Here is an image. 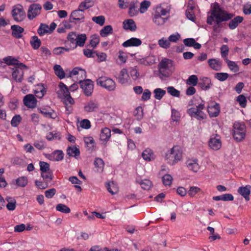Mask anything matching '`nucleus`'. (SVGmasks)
<instances>
[{
  "label": "nucleus",
  "instance_id": "1",
  "mask_svg": "<svg viewBox=\"0 0 251 251\" xmlns=\"http://www.w3.org/2000/svg\"><path fill=\"white\" fill-rule=\"evenodd\" d=\"M234 16V14L225 10L218 2H215L211 4L206 23L209 25H212L214 23L213 29L216 31L218 28L222 27L223 23L230 20L228 26L230 29L233 30L244 20V18L242 16H237L232 19Z\"/></svg>",
  "mask_w": 251,
  "mask_h": 251
},
{
  "label": "nucleus",
  "instance_id": "2",
  "mask_svg": "<svg viewBox=\"0 0 251 251\" xmlns=\"http://www.w3.org/2000/svg\"><path fill=\"white\" fill-rule=\"evenodd\" d=\"M173 61L168 58H163L158 64L159 74L165 77H169L172 73Z\"/></svg>",
  "mask_w": 251,
  "mask_h": 251
},
{
  "label": "nucleus",
  "instance_id": "3",
  "mask_svg": "<svg viewBox=\"0 0 251 251\" xmlns=\"http://www.w3.org/2000/svg\"><path fill=\"white\" fill-rule=\"evenodd\" d=\"M164 157L167 163L173 165L181 159L182 152L176 147H173L165 153Z\"/></svg>",
  "mask_w": 251,
  "mask_h": 251
},
{
  "label": "nucleus",
  "instance_id": "4",
  "mask_svg": "<svg viewBox=\"0 0 251 251\" xmlns=\"http://www.w3.org/2000/svg\"><path fill=\"white\" fill-rule=\"evenodd\" d=\"M233 137L237 142L242 141L246 136V126L244 124L235 122L233 126Z\"/></svg>",
  "mask_w": 251,
  "mask_h": 251
},
{
  "label": "nucleus",
  "instance_id": "5",
  "mask_svg": "<svg viewBox=\"0 0 251 251\" xmlns=\"http://www.w3.org/2000/svg\"><path fill=\"white\" fill-rule=\"evenodd\" d=\"M97 84L108 91H113L116 89V85L112 79L106 77L101 76L97 79Z\"/></svg>",
  "mask_w": 251,
  "mask_h": 251
},
{
  "label": "nucleus",
  "instance_id": "6",
  "mask_svg": "<svg viewBox=\"0 0 251 251\" xmlns=\"http://www.w3.org/2000/svg\"><path fill=\"white\" fill-rule=\"evenodd\" d=\"M12 16L15 21H23L25 17V12L23 6L20 4L14 6L12 11Z\"/></svg>",
  "mask_w": 251,
  "mask_h": 251
},
{
  "label": "nucleus",
  "instance_id": "7",
  "mask_svg": "<svg viewBox=\"0 0 251 251\" xmlns=\"http://www.w3.org/2000/svg\"><path fill=\"white\" fill-rule=\"evenodd\" d=\"M79 83L86 96L89 97L92 95L94 90V84L91 79L80 80Z\"/></svg>",
  "mask_w": 251,
  "mask_h": 251
},
{
  "label": "nucleus",
  "instance_id": "8",
  "mask_svg": "<svg viewBox=\"0 0 251 251\" xmlns=\"http://www.w3.org/2000/svg\"><path fill=\"white\" fill-rule=\"evenodd\" d=\"M56 25L54 22L51 23L50 26L46 24L41 23L37 30V32L40 36H43L45 34H50L55 29Z\"/></svg>",
  "mask_w": 251,
  "mask_h": 251
},
{
  "label": "nucleus",
  "instance_id": "9",
  "mask_svg": "<svg viewBox=\"0 0 251 251\" xmlns=\"http://www.w3.org/2000/svg\"><path fill=\"white\" fill-rule=\"evenodd\" d=\"M83 10H81L78 7V9L72 12L70 15L69 21L71 23H74L75 21L77 22H83L85 18Z\"/></svg>",
  "mask_w": 251,
  "mask_h": 251
},
{
  "label": "nucleus",
  "instance_id": "10",
  "mask_svg": "<svg viewBox=\"0 0 251 251\" xmlns=\"http://www.w3.org/2000/svg\"><path fill=\"white\" fill-rule=\"evenodd\" d=\"M42 6L38 3H33L31 4L27 11V17L29 20H33L37 15L40 14Z\"/></svg>",
  "mask_w": 251,
  "mask_h": 251
},
{
  "label": "nucleus",
  "instance_id": "11",
  "mask_svg": "<svg viewBox=\"0 0 251 251\" xmlns=\"http://www.w3.org/2000/svg\"><path fill=\"white\" fill-rule=\"evenodd\" d=\"M209 147L214 150H218L222 146L220 136L216 134L211 136L209 141Z\"/></svg>",
  "mask_w": 251,
  "mask_h": 251
},
{
  "label": "nucleus",
  "instance_id": "12",
  "mask_svg": "<svg viewBox=\"0 0 251 251\" xmlns=\"http://www.w3.org/2000/svg\"><path fill=\"white\" fill-rule=\"evenodd\" d=\"M24 104L30 108H35L37 104V100L32 94H28L25 96L23 100Z\"/></svg>",
  "mask_w": 251,
  "mask_h": 251
},
{
  "label": "nucleus",
  "instance_id": "13",
  "mask_svg": "<svg viewBox=\"0 0 251 251\" xmlns=\"http://www.w3.org/2000/svg\"><path fill=\"white\" fill-rule=\"evenodd\" d=\"M5 62L8 65H16L15 68L27 69V67L22 63H19V61L16 58L9 56L4 58Z\"/></svg>",
  "mask_w": 251,
  "mask_h": 251
},
{
  "label": "nucleus",
  "instance_id": "14",
  "mask_svg": "<svg viewBox=\"0 0 251 251\" xmlns=\"http://www.w3.org/2000/svg\"><path fill=\"white\" fill-rule=\"evenodd\" d=\"M99 108V103L95 100H90L85 103L84 106V110L86 113L96 112Z\"/></svg>",
  "mask_w": 251,
  "mask_h": 251
},
{
  "label": "nucleus",
  "instance_id": "15",
  "mask_svg": "<svg viewBox=\"0 0 251 251\" xmlns=\"http://www.w3.org/2000/svg\"><path fill=\"white\" fill-rule=\"evenodd\" d=\"M38 110L46 118L55 119L57 117L56 113L50 107H41L38 108Z\"/></svg>",
  "mask_w": 251,
  "mask_h": 251
},
{
  "label": "nucleus",
  "instance_id": "16",
  "mask_svg": "<svg viewBox=\"0 0 251 251\" xmlns=\"http://www.w3.org/2000/svg\"><path fill=\"white\" fill-rule=\"evenodd\" d=\"M111 136V130L107 127H105L101 130L100 139L103 145H105Z\"/></svg>",
  "mask_w": 251,
  "mask_h": 251
},
{
  "label": "nucleus",
  "instance_id": "17",
  "mask_svg": "<svg viewBox=\"0 0 251 251\" xmlns=\"http://www.w3.org/2000/svg\"><path fill=\"white\" fill-rule=\"evenodd\" d=\"M24 69L15 68L12 74V78L17 82H21L23 80Z\"/></svg>",
  "mask_w": 251,
  "mask_h": 251
},
{
  "label": "nucleus",
  "instance_id": "18",
  "mask_svg": "<svg viewBox=\"0 0 251 251\" xmlns=\"http://www.w3.org/2000/svg\"><path fill=\"white\" fill-rule=\"evenodd\" d=\"M12 30L11 35L13 37L20 39L23 37V33L24 32V29L18 25H13L11 26Z\"/></svg>",
  "mask_w": 251,
  "mask_h": 251
},
{
  "label": "nucleus",
  "instance_id": "19",
  "mask_svg": "<svg viewBox=\"0 0 251 251\" xmlns=\"http://www.w3.org/2000/svg\"><path fill=\"white\" fill-rule=\"evenodd\" d=\"M58 86L59 89L57 91V94L59 98L62 99L70 94L67 86L64 83L60 82Z\"/></svg>",
  "mask_w": 251,
  "mask_h": 251
},
{
  "label": "nucleus",
  "instance_id": "20",
  "mask_svg": "<svg viewBox=\"0 0 251 251\" xmlns=\"http://www.w3.org/2000/svg\"><path fill=\"white\" fill-rule=\"evenodd\" d=\"M251 186L248 185L246 186L240 187L238 189V192L247 201L250 200V195L251 194Z\"/></svg>",
  "mask_w": 251,
  "mask_h": 251
},
{
  "label": "nucleus",
  "instance_id": "21",
  "mask_svg": "<svg viewBox=\"0 0 251 251\" xmlns=\"http://www.w3.org/2000/svg\"><path fill=\"white\" fill-rule=\"evenodd\" d=\"M48 155V158L53 161H59L63 159L64 154L61 150H56Z\"/></svg>",
  "mask_w": 251,
  "mask_h": 251
},
{
  "label": "nucleus",
  "instance_id": "22",
  "mask_svg": "<svg viewBox=\"0 0 251 251\" xmlns=\"http://www.w3.org/2000/svg\"><path fill=\"white\" fill-rule=\"evenodd\" d=\"M207 111L210 117H216L218 116L220 111L219 104L216 103L213 105L208 106L207 108Z\"/></svg>",
  "mask_w": 251,
  "mask_h": 251
},
{
  "label": "nucleus",
  "instance_id": "23",
  "mask_svg": "<svg viewBox=\"0 0 251 251\" xmlns=\"http://www.w3.org/2000/svg\"><path fill=\"white\" fill-rule=\"evenodd\" d=\"M142 44L141 40L137 38H131L125 42L123 44V46L124 47H128L131 46L138 47L141 45Z\"/></svg>",
  "mask_w": 251,
  "mask_h": 251
},
{
  "label": "nucleus",
  "instance_id": "24",
  "mask_svg": "<svg viewBox=\"0 0 251 251\" xmlns=\"http://www.w3.org/2000/svg\"><path fill=\"white\" fill-rule=\"evenodd\" d=\"M168 18H163L158 12H155L152 18L153 22L157 25H163L168 20Z\"/></svg>",
  "mask_w": 251,
  "mask_h": 251
},
{
  "label": "nucleus",
  "instance_id": "25",
  "mask_svg": "<svg viewBox=\"0 0 251 251\" xmlns=\"http://www.w3.org/2000/svg\"><path fill=\"white\" fill-rule=\"evenodd\" d=\"M129 78V75L127 73V71L126 69H123L119 74V76L118 77L119 82L122 84H125L127 82Z\"/></svg>",
  "mask_w": 251,
  "mask_h": 251
},
{
  "label": "nucleus",
  "instance_id": "26",
  "mask_svg": "<svg viewBox=\"0 0 251 251\" xmlns=\"http://www.w3.org/2000/svg\"><path fill=\"white\" fill-rule=\"evenodd\" d=\"M124 28L126 30L130 31H135L136 28V25L134 21L132 19H128L124 21L123 22Z\"/></svg>",
  "mask_w": 251,
  "mask_h": 251
},
{
  "label": "nucleus",
  "instance_id": "27",
  "mask_svg": "<svg viewBox=\"0 0 251 251\" xmlns=\"http://www.w3.org/2000/svg\"><path fill=\"white\" fill-rule=\"evenodd\" d=\"M186 163L188 169L194 172H197L200 169L197 160H188Z\"/></svg>",
  "mask_w": 251,
  "mask_h": 251
},
{
  "label": "nucleus",
  "instance_id": "28",
  "mask_svg": "<svg viewBox=\"0 0 251 251\" xmlns=\"http://www.w3.org/2000/svg\"><path fill=\"white\" fill-rule=\"evenodd\" d=\"M199 86L204 90L209 89L211 85V80L208 77H203L201 79L200 82L198 83Z\"/></svg>",
  "mask_w": 251,
  "mask_h": 251
},
{
  "label": "nucleus",
  "instance_id": "29",
  "mask_svg": "<svg viewBox=\"0 0 251 251\" xmlns=\"http://www.w3.org/2000/svg\"><path fill=\"white\" fill-rule=\"evenodd\" d=\"M105 186L107 191L112 195L117 194L119 191V188L117 184L114 183L113 181L107 183Z\"/></svg>",
  "mask_w": 251,
  "mask_h": 251
},
{
  "label": "nucleus",
  "instance_id": "30",
  "mask_svg": "<svg viewBox=\"0 0 251 251\" xmlns=\"http://www.w3.org/2000/svg\"><path fill=\"white\" fill-rule=\"evenodd\" d=\"M67 154L77 158L80 154L79 149L75 146L69 147L67 149Z\"/></svg>",
  "mask_w": 251,
  "mask_h": 251
},
{
  "label": "nucleus",
  "instance_id": "31",
  "mask_svg": "<svg viewBox=\"0 0 251 251\" xmlns=\"http://www.w3.org/2000/svg\"><path fill=\"white\" fill-rule=\"evenodd\" d=\"M5 200L7 201L6 205L7 209L9 211H13L15 210L16 205V201L15 199L11 197H7Z\"/></svg>",
  "mask_w": 251,
  "mask_h": 251
},
{
  "label": "nucleus",
  "instance_id": "32",
  "mask_svg": "<svg viewBox=\"0 0 251 251\" xmlns=\"http://www.w3.org/2000/svg\"><path fill=\"white\" fill-rule=\"evenodd\" d=\"M94 5V2L93 0H84L80 3L78 8L84 12L85 10L92 7Z\"/></svg>",
  "mask_w": 251,
  "mask_h": 251
},
{
  "label": "nucleus",
  "instance_id": "33",
  "mask_svg": "<svg viewBox=\"0 0 251 251\" xmlns=\"http://www.w3.org/2000/svg\"><path fill=\"white\" fill-rule=\"evenodd\" d=\"M55 74L60 78L63 79L65 76V73L62 68L59 65H55L53 67Z\"/></svg>",
  "mask_w": 251,
  "mask_h": 251
},
{
  "label": "nucleus",
  "instance_id": "34",
  "mask_svg": "<svg viewBox=\"0 0 251 251\" xmlns=\"http://www.w3.org/2000/svg\"><path fill=\"white\" fill-rule=\"evenodd\" d=\"M208 63L210 67L215 71H219L221 68V64L220 62L215 59H210L208 60Z\"/></svg>",
  "mask_w": 251,
  "mask_h": 251
},
{
  "label": "nucleus",
  "instance_id": "35",
  "mask_svg": "<svg viewBox=\"0 0 251 251\" xmlns=\"http://www.w3.org/2000/svg\"><path fill=\"white\" fill-rule=\"evenodd\" d=\"M87 39V37L85 34H81L77 35V39L75 42V47L77 46L79 47H83Z\"/></svg>",
  "mask_w": 251,
  "mask_h": 251
},
{
  "label": "nucleus",
  "instance_id": "36",
  "mask_svg": "<svg viewBox=\"0 0 251 251\" xmlns=\"http://www.w3.org/2000/svg\"><path fill=\"white\" fill-rule=\"evenodd\" d=\"M30 44L34 50H37L41 46V42L37 36H34L31 37Z\"/></svg>",
  "mask_w": 251,
  "mask_h": 251
},
{
  "label": "nucleus",
  "instance_id": "37",
  "mask_svg": "<svg viewBox=\"0 0 251 251\" xmlns=\"http://www.w3.org/2000/svg\"><path fill=\"white\" fill-rule=\"evenodd\" d=\"M56 210L57 211L60 212L65 214H68L70 213V208L66 205L62 203H59L56 206Z\"/></svg>",
  "mask_w": 251,
  "mask_h": 251
},
{
  "label": "nucleus",
  "instance_id": "38",
  "mask_svg": "<svg viewBox=\"0 0 251 251\" xmlns=\"http://www.w3.org/2000/svg\"><path fill=\"white\" fill-rule=\"evenodd\" d=\"M113 28L111 25H108L105 26L102 29H101L100 32V35L101 37H106L109 34L112 33Z\"/></svg>",
  "mask_w": 251,
  "mask_h": 251
},
{
  "label": "nucleus",
  "instance_id": "39",
  "mask_svg": "<svg viewBox=\"0 0 251 251\" xmlns=\"http://www.w3.org/2000/svg\"><path fill=\"white\" fill-rule=\"evenodd\" d=\"M94 165L97 168L98 172H101L103 171L104 165V162L101 158H97L94 161Z\"/></svg>",
  "mask_w": 251,
  "mask_h": 251
},
{
  "label": "nucleus",
  "instance_id": "40",
  "mask_svg": "<svg viewBox=\"0 0 251 251\" xmlns=\"http://www.w3.org/2000/svg\"><path fill=\"white\" fill-rule=\"evenodd\" d=\"M15 182L18 187H25L27 184V178L26 176H21L16 179Z\"/></svg>",
  "mask_w": 251,
  "mask_h": 251
},
{
  "label": "nucleus",
  "instance_id": "41",
  "mask_svg": "<svg viewBox=\"0 0 251 251\" xmlns=\"http://www.w3.org/2000/svg\"><path fill=\"white\" fill-rule=\"evenodd\" d=\"M153 93L154 94V98L158 100H160L165 95L166 91L161 88H156L154 90Z\"/></svg>",
  "mask_w": 251,
  "mask_h": 251
},
{
  "label": "nucleus",
  "instance_id": "42",
  "mask_svg": "<svg viewBox=\"0 0 251 251\" xmlns=\"http://www.w3.org/2000/svg\"><path fill=\"white\" fill-rule=\"evenodd\" d=\"M73 75H80L81 78L85 79L86 77V72L85 70L78 67L75 68L72 71Z\"/></svg>",
  "mask_w": 251,
  "mask_h": 251
},
{
  "label": "nucleus",
  "instance_id": "43",
  "mask_svg": "<svg viewBox=\"0 0 251 251\" xmlns=\"http://www.w3.org/2000/svg\"><path fill=\"white\" fill-rule=\"evenodd\" d=\"M43 180L47 182H50L53 177L52 171H49L47 173H41V174Z\"/></svg>",
  "mask_w": 251,
  "mask_h": 251
},
{
  "label": "nucleus",
  "instance_id": "44",
  "mask_svg": "<svg viewBox=\"0 0 251 251\" xmlns=\"http://www.w3.org/2000/svg\"><path fill=\"white\" fill-rule=\"evenodd\" d=\"M225 61L231 71L234 73H237L239 71L238 66L234 62L229 60L227 58H226Z\"/></svg>",
  "mask_w": 251,
  "mask_h": 251
},
{
  "label": "nucleus",
  "instance_id": "45",
  "mask_svg": "<svg viewBox=\"0 0 251 251\" xmlns=\"http://www.w3.org/2000/svg\"><path fill=\"white\" fill-rule=\"evenodd\" d=\"M158 44L161 48L165 49L169 48L171 45L169 41L164 38L159 39L158 41Z\"/></svg>",
  "mask_w": 251,
  "mask_h": 251
},
{
  "label": "nucleus",
  "instance_id": "46",
  "mask_svg": "<svg viewBox=\"0 0 251 251\" xmlns=\"http://www.w3.org/2000/svg\"><path fill=\"white\" fill-rule=\"evenodd\" d=\"M40 169L41 171V173H47L50 170V164L47 162L44 161H40L39 163Z\"/></svg>",
  "mask_w": 251,
  "mask_h": 251
},
{
  "label": "nucleus",
  "instance_id": "47",
  "mask_svg": "<svg viewBox=\"0 0 251 251\" xmlns=\"http://www.w3.org/2000/svg\"><path fill=\"white\" fill-rule=\"evenodd\" d=\"M201 191V189L198 187L191 186L188 191V194L190 197H194L197 194Z\"/></svg>",
  "mask_w": 251,
  "mask_h": 251
},
{
  "label": "nucleus",
  "instance_id": "48",
  "mask_svg": "<svg viewBox=\"0 0 251 251\" xmlns=\"http://www.w3.org/2000/svg\"><path fill=\"white\" fill-rule=\"evenodd\" d=\"M162 182L165 186H171L172 183L173 177L169 174L165 175L162 178Z\"/></svg>",
  "mask_w": 251,
  "mask_h": 251
},
{
  "label": "nucleus",
  "instance_id": "49",
  "mask_svg": "<svg viewBox=\"0 0 251 251\" xmlns=\"http://www.w3.org/2000/svg\"><path fill=\"white\" fill-rule=\"evenodd\" d=\"M151 5V2L148 0H144L140 3L139 11L141 13H144Z\"/></svg>",
  "mask_w": 251,
  "mask_h": 251
},
{
  "label": "nucleus",
  "instance_id": "50",
  "mask_svg": "<svg viewBox=\"0 0 251 251\" xmlns=\"http://www.w3.org/2000/svg\"><path fill=\"white\" fill-rule=\"evenodd\" d=\"M139 183L141 185L142 188L143 189L146 190H149L152 186L151 182L147 179L142 180L140 182H139Z\"/></svg>",
  "mask_w": 251,
  "mask_h": 251
},
{
  "label": "nucleus",
  "instance_id": "51",
  "mask_svg": "<svg viewBox=\"0 0 251 251\" xmlns=\"http://www.w3.org/2000/svg\"><path fill=\"white\" fill-rule=\"evenodd\" d=\"M198 78L196 75H190L186 81V83L189 85L196 86L198 83Z\"/></svg>",
  "mask_w": 251,
  "mask_h": 251
},
{
  "label": "nucleus",
  "instance_id": "52",
  "mask_svg": "<svg viewBox=\"0 0 251 251\" xmlns=\"http://www.w3.org/2000/svg\"><path fill=\"white\" fill-rule=\"evenodd\" d=\"M46 138L49 141H51L53 139H60V134L58 132L53 133V132H50L48 133L46 136Z\"/></svg>",
  "mask_w": 251,
  "mask_h": 251
},
{
  "label": "nucleus",
  "instance_id": "53",
  "mask_svg": "<svg viewBox=\"0 0 251 251\" xmlns=\"http://www.w3.org/2000/svg\"><path fill=\"white\" fill-rule=\"evenodd\" d=\"M228 76L229 75L226 73H217L215 74V77L221 81L226 80Z\"/></svg>",
  "mask_w": 251,
  "mask_h": 251
},
{
  "label": "nucleus",
  "instance_id": "54",
  "mask_svg": "<svg viewBox=\"0 0 251 251\" xmlns=\"http://www.w3.org/2000/svg\"><path fill=\"white\" fill-rule=\"evenodd\" d=\"M92 20L96 24L102 26L104 25L105 19L103 16H95L92 17Z\"/></svg>",
  "mask_w": 251,
  "mask_h": 251
},
{
  "label": "nucleus",
  "instance_id": "55",
  "mask_svg": "<svg viewBox=\"0 0 251 251\" xmlns=\"http://www.w3.org/2000/svg\"><path fill=\"white\" fill-rule=\"evenodd\" d=\"M22 118L20 115H15L11 121V125L13 127H17L20 123Z\"/></svg>",
  "mask_w": 251,
  "mask_h": 251
},
{
  "label": "nucleus",
  "instance_id": "56",
  "mask_svg": "<svg viewBox=\"0 0 251 251\" xmlns=\"http://www.w3.org/2000/svg\"><path fill=\"white\" fill-rule=\"evenodd\" d=\"M167 92L171 96L178 97L180 96V92L175 89L173 86H169L167 88Z\"/></svg>",
  "mask_w": 251,
  "mask_h": 251
},
{
  "label": "nucleus",
  "instance_id": "57",
  "mask_svg": "<svg viewBox=\"0 0 251 251\" xmlns=\"http://www.w3.org/2000/svg\"><path fill=\"white\" fill-rule=\"evenodd\" d=\"M12 164L22 167H25L26 165L25 161L19 157H15L12 160Z\"/></svg>",
  "mask_w": 251,
  "mask_h": 251
},
{
  "label": "nucleus",
  "instance_id": "58",
  "mask_svg": "<svg viewBox=\"0 0 251 251\" xmlns=\"http://www.w3.org/2000/svg\"><path fill=\"white\" fill-rule=\"evenodd\" d=\"M229 51V48L226 45H223L221 48V56L226 60Z\"/></svg>",
  "mask_w": 251,
  "mask_h": 251
},
{
  "label": "nucleus",
  "instance_id": "59",
  "mask_svg": "<svg viewBox=\"0 0 251 251\" xmlns=\"http://www.w3.org/2000/svg\"><path fill=\"white\" fill-rule=\"evenodd\" d=\"M69 50V49L68 48L64 47H57L53 50L52 52L54 54L58 55L64 53L65 51H68Z\"/></svg>",
  "mask_w": 251,
  "mask_h": 251
},
{
  "label": "nucleus",
  "instance_id": "60",
  "mask_svg": "<svg viewBox=\"0 0 251 251\" xmlns=\"http://www.w3.org/2000/svg\"><path fill=\"white\" fill-rule=\"evenodd\" d=\"M237 101L239 102L242 107H245L247 105V100L243 95H239L237 99Z\"/></svg>",
  "mask_w": 251,
  "mask_h": 251
},
{
  "label": "nucleus",
  "instance_id": "61",
  "mask_svg": "<svg viewBox=\"0 0 251 251\" xmlns=\"http://www.w3.org/2000/svg\"><path fill=\"white\" fill-rule=\"evenodd\" d=\"M138 11L135 9L134 3H131L129 7L128 14L130 17L136 16L138 14Z\"/></svg>",
  "mask_w": 251,
  "mask_h": 251
},
{
  "label": "nucleus",
  "instance_id": "62",
  "mask_svg": "<svg viewBox=\"0 0 251 251\" xmlns=\"http://www.w3.org/2000/svg\"><path fill=\"white\" fill-rule=\"evenodd\" d=\"M152 155V153L151 152V151L148 150H145L142 154V156L143 159L148 161L151 160V157Z\"/></svg>",
  "mask_w": 251,
  "mask_h": 251
},
{
  "label": "nucleus",
  "instance_id": "63",
  "mask_svg": "<svg viewBox=\"0 0 251 251\" xmlns=\"http://www.w3.org/2000/svg\"><path fill=\"white\" fill-rule=\"evenodd\" d=\"M99 42V37L96 35H94L92 37V39L90 40V44L93 48H95Z\"/></svg>",
  "mask_w": 251,
  "mask_h": 251
},
{
  "label": "nucleus",
  "instance_id": "64",
  "mask_svg": "<svg viewBox=\"0 0 251 251\" xmlns=\"http://www.w3.org/2000/svg\"><path fill=\"white\" fill-rule=\"evenodd\" d=\"M83 53L87 57L94 58L95 57L96 51L89 49H84Z\"/></svg>",
  "mask_w": 251,
  "mask_h": 251
}]
</instances>
